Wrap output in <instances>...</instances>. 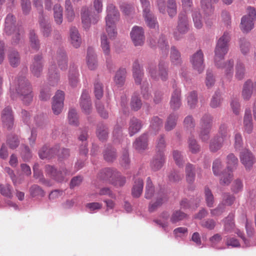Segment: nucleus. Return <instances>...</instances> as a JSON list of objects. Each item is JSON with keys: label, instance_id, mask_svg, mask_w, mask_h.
Wrapping results in <instances>:
<instances>
[{"label": "nucleus", "instance_id": "f257e3e1", "mask_svg": "<svg viewBox=\"0 0 256 256\" xmlns=\"http://www.w3.org/2000/svg\"><path fill=\"white\" fill-rule=\"evenodd\" d=\"M230 36L229 32H226L218 40L214 50V62L218 68L224 69V75L228 79L233 76L234 60H229L224 62V56L228 53Z\"/></svg>", "mask_w": 256, "mask_h": 256}, {"label": "nucleus", "instance_id": "f03ea898", "mask_svg": "<svg viewBox=\"0 0 256 256\" xmlns=\"http://www.w3.org/2000/svg\"><path fill=\"white\" fill-rule=\"evenodd\" d=\"M16 92L20 96L23 102L28 104L32 100V88L24 77H20L15 82Z\"/></svg>", "mask_w": 256, "mask_h": 256}, {"label": "nucleus", "instance_id": "7ed1b4c3", "mask_svg": "<svg viewBox=\"0 0 256 256\" xmlns=\"http://www.w3.org/2000/svg\"><path fill=\"white\" fill-rule=\"evenodd\" d=\"M168 64L163 60H160L158 63V70L156 64L153 62H150L146 67V72L152 78L156 80L160 78L162 80L165 81L168 76Z\"/></svg>", "mask_w": 256, "mask_h": 256}, {"label": "nucleus", "instance_id": "20e7f679", "mask_svg": "<svg viewBox=\"0 0 256 256\" xmlns=\"http://www.w3.org/2000/svg\"><path fill=\"white\" fill-rule=\"evenodd\" d=\"M238 159L234 154H228L226 158L228 172L224 170L220 178V184L222 185H228L233 178L232 171L236 168Z\"/></svg>", "mask_w": 256, "mask_h": 256}, {"label": "nucleus", "instance_id": "39448f33", "mask_svg": "<svg viewBox=\"0 0 256 256\" xmlns=\"http://www.w3.org/2000/svg\"><path fill=\"white\" fill-rule=\"evenodd\" d=\"M190 62L192 64V68L201 74L204 69V56L203 52L201 50H197L190 58Z\"/></svg>", "mask_w": 256, "mask_h": 256}, {"label": "nucleus", "instance_id": "423d86ee", "mask_svg": "<svg viewBox=\"0 0 256 256\" xmlns=\"http://www.w3.org/2000/svg\"><path fill=\"white\" fill-rule=\"evenodd\" d=\"M45 170L46 174L58 182L64 181L66 176L70 175V173L64 168L56 170L52 166L48 165L45 167Z\"/></svg>", "mask_w": 256, "mask_h": 256}, {"label": "nucleus", "instance_id": "0eeeda50", "mask_svg": "<svg viewBox=\"0 0 256 256\" xmlns=\"http://www.w3.org/2000/svg\"><path fill=\"white\" fill-rule=\"evenodd\" d=\"M172 88L173 90L171 94L170 105L172 110H176L182 106L181 90L176 82H173Z\"/></svg>", "mask_w": 256, "mask_h": 256}, {"label": "nucleus", "instance_id": "6e6552de", "mask_svg": "<svg viewBox=\"0 0 256 256\" xmlns=\"http://www.w3.org/2000/svg\"><path fill=\"white\" fill-rule=\"evenodd\" d=\"M130 38L136 46H142L145 40L144 32L141 26H134L130 32Z\"/></svg>", "mask_w": 256, "mask_h": 256}, {"label": "nucleus", "instance_id": "1a4fd4ad", "mask_svg": "<svg viewBox=\"0 0 256 256\" xmlns=\"http://www.w3.org/2000/svg\"><path fill=\"white\" fill-rule=\"evenodd\" d=\"M241 162L246 169H250L256 162V158L252 153L247 148L242 150L240 154Z\"/></svg>", "mask_w": 256, "mask_h": 256}, {"label": "nucleus", "instance_id": "9d476101", "mask_svg": "<svg viewBox=\"0 0 256 256\" xmlns=\"http://www.w3.org/2000/svg\"><path fill=\"white\" fill-rule=\"evenodd\" d=\"M64 94L62 90H58L53 98L52 109L55 114H60L63 108Z\"/></svg>", "mask_w": 256, "mask_h": 256}, {"label": "nucleus", "instance_id": "9b49d317", "mask_svg": "<svg viewBox=\"0 0 256 256\" xmlns=\"http://www.w3.org/2000/svg\"><path fill=\"white\" fill-rule=\"evenodd\" d=\"M252 94L256 96V82H252L248 80L244 84L242 96L244 100H248Z\"/></svg>", "mask_w": 256, "mask_h": 256}, {"label": "nucleus", "instance_id": "f8f14e48", "mask_svg": "<svg viewBox=\"0 0 256 256\" xmlns=\"http://www.w3.org/2000/svg\"><path fill=\"white\" fill-rule=\"evenodd\" d=\"M82 112L86 114H90L92 110V102L90 100L88 91L84 90L82 91L80 102Z\"/></svg>", "mask_w": 256, "mask_h": 256}, {"label": "nucleus", "instance_id": "ddd939ff", "mask_svg": "<svg viewBox=\"0 0 256 256\" xmlns=\"http://www.w3.org/2000/svg\"><path fill=\"white\" fill-rule=\"evenodd\" d=\"M68 58L64 49L60 48L56 52L54 56V62H57L62 70H65L68 67Z\"/></svg>", "mask_w": 256, "mask_h": 256}, {"label": "nucleus", "instance_id": "4468645a", "mask_svg": "<svg viewBox=\"0 0 256 256\" xmlns=\"http://www.w3.org/2000/svg\"><path fill=\"white\" fill-rule=\"evenodd\" d=\"M188 30V20L186 17H180L178 22L177 31L174 32V37L176 40L182 38V34H186Z\"/></svg>", "mask_w": 256, "mask_h": 256}, {"label": "nucleus", "instance_id": "2eb2a0df", "mask_svg": "<svg viewBox=\"0 0 256 256\" xmlns=\"http://www.w3.org/2000/svg\"><path fill=\"white\" fill-rule=\"evenodd\" d=\"M118 21V17H106V31L110 38L116 37L117 32L116 30V23Z\"/></svg>", "mask_w": 256, "mask_h": 256}, {"label": "nucleus", "instance_id": "dca6fc26", "mask_svg": "<svg viewBox=\"0 0 256 256\" xmlns=\"http://www.w3.org/2000/svg\"><path fill=\"white\" fill-rule=\"evenodd\" d=\"M43 62L41 55H36L34 57L33 63L30 67V70L33 75L36 77H39L42 72Z\"/></svg>", "mask_w": 256, "mask_h": 256}, {"label": "nucleus", "instance_id": "f3484780", "mask_svg": "<svg viewBox=\"0 0 256 256\" xmlns=\"http://www.w3.org/2000/svg\"><path fill=\"white\" fill-rule=\"evenodd\" d=\"M2 119L5 126L8 128H12L14 124V118L10 108L6 107L3 110L2 114Z\"/></svg>", "mask_w": 256, "mask_h": 256}, {"label": "nucleus", "instance_id": "a211bd4d", "mask_svg": "<svg viewBox=\"0 0 256 256\" xmlns=\"http://www.w3.org/2000/svg\"><path fill=\"white\" fill-rule=\"evenodd\" d=\"M60 79V74L58 72V70L55 64H52L48 69V80L50 84L56 85Z\"/></svg>", "mask_w": 256, "mask_h": 256}, {"label": "nucleus", "instance_id": "6ab92c4d", "mask_svg": "<svg viewBox=\"0 0 256 256\" xmlns=\"http://www.w3.org/2000/svg\"><path fill=\"white\" fill-rule=\"evenodd\" d=\"M78 72L77 67L74 64L70 66L68 70V83L70 86L75 88L78 83Z\"/></svg>", "mask_w": 256, "mask_h": 256}, {"label": "nucleus", "instance_id": "aec40b11", "mask_svg": "<svg viewBox=\"0 0 256 256\" xmlns=\"http://www.w3.org/2000/svg\"><path fill=\"white\" fill-rule=\"evenodd\" d=\"M70 40L74 48H78L80 47L82 44V38L78 30L75 27H72L70 28Z\"/></svg>", "mask_w": 256, "mask_h": 256}, {"label": "nucleus", "instance_id": "412c9836", "mask_svg": "<svg viewBox=\"0 0 256 256\" xmlns=\"http://www.w3.org/2000/svg\"><path fill=\"white\" fill-rule=\"evenodd\" d=\"M86 60L89 69L94 70L98 66L96 56L92 48L90 47L88 48Z\"/></svg>", "mask_w": 256, "mask_h": 256}, {"label": "nucleus", "instance_id": "4be33fe9", "mask_svg": "<svg viewBox=\"0 0 256 256\" xmlns=\"http://www.w3.org/2000/svg\"><path fill=\"white\" fill-rule=\"evenodd\" d=\"M58 146L48 148L46 146H43L39 151V156L42 159L50 158L57 154Z\"/></svg>", "mask_w": 256, "mask_h": 256}, {"label": "nucleus", "instance_id": "5701e85b", "mask_svg": "<svg viewBox=\"0 0 256 256\" xmlns=\"http://www.w3.org/2000/svg\"><path fill=\"white\" fill-rule=\"evenodd\" d=\"M132 74L136 84H140L144 76L143 70L138 60L134 62L132 64Z\"/></svg>", "mask_w": 256, "mask_h": 256}, {"label": "nucleus", "instance_id": "b1692460", "mask_svg": "<svg viewBox=\"0 0 256 256\" xmlns=\"http://www.w3.org/2000/svg\"><path fill=\"white\" fill-rule=\"evenodd\" d=\"M164 162L165 158L164 154L162 153H156L151 162L150 166L154 170L156 171L162 168Z\"/></svg>", "mask_w": 256, "mask_h": 256}, {"label": "nucleus", "instance_id": "393cba45", "mask_svg": "<svg viewBox=\"0 0 256 256\" xmlns=\"http://www.w3.org/2000/svg\"><path fill=\"white\" fill-rule=\"evenodd\" d=\"M241 30L244 33H248L254 27L252 17H242L240 26Z\"/></svg>", "mask_w": 256, "mask_h": 256}, {"label": "nucleus", "instance_id": "a878e982", "mask_svg": "<svg viewBox=\"0 0 256 256\" xmlns=\"http://www.w3.org/2000/svg\"><path fill=\"white\" fill-rule=\"evenodd\" d=\"M129 125L128 132L131 136L138 132L142 127L141 121L134 117L130 119Z\"/></svg>", "mask_w": 256, "mask_h": 256}, {"label": "nucleus", "instance_id": "bb28decb", "mask_svg": "<svg viewBox=\"0 0 256 256\" xmlns=\"http://www.w3.org/2000/svg\"><path fill=\"white\" fill-rule=\"evenodd\" d=\"M216 136L225 142L230 140V134L227 124L222 123L220 125L218 135Z\"/></svg>", "mask_w": 256, "mask_h": 256}, {"label": "nucleus", "instance_id": "cd10ccee", "mask_svg": "<svg viewBox=\"0 0 256 256\" xmlns=\"http://www.w3.org/2000/svg\"><path fill=\"white\" fill-rule=\"evenodd\" d=\"M148 142V136L144 134L136 139L133 144L135 149L138 151L143 150L146 148Z\"/></svg>", "mask_w": 256, "mask_h": 256}, {"label": "nucleus", "instance_id": "c85d7f7f", "mask_svg": "<svg viewBox=\"0 0 256 256\" xmlns=\"http://www.w3.org/2000/svg\"><path fill=\"white\" fill-rule=\"evenodd\" d=\"M168 214L167 212H164L162 214L158 219L154 220V222L160 228H162L165 232H168L170 230V229L168 228Z\"/></svg>", "mask_w": 256, "mask_h": 256}, {"label": "nucleus", "instance_id": "c756f323", "mask_svg": "<svg viewBox=\"0 0 256 256\" xmlns=\"http://www.w3.org/2000/svg\"><path fill=\"white\" fill-rule=\"evenodd\" d=\"M118 172L110 168H106L102 170L99 174L98 176L100 179L108 180L112 183V180L116 176Z\"/></svg>", "mask_w": 256, "mask_h": 256}, {"label": "nucleus", "instance_id": "7c9ffc66", "mask_svg": "<svg viewBox=\"0 0 256 256\" xmlns=\"http://www.w3.org/2000/svg\"><path fill=\"white\" fill-rule=\"evenodd\" d=\"M170 60L172 64L174 66H180L182 63L180 53L174 46L171 47Z\"/></svg>", "mask_w": 256, "mask_h": 256}, {"label": "nucleus", "instance_id": "2f4dec72", "mask_svg": "<svg viewBox=\"0 0 256 256\" xmlns=\"http://www.w3.org/2000/svg\"><path fill=\"white\" fill-rule=\"evenodd\" d=\"M244 130L248 134H250L253 130L252 118L250 110H246L244 118Z\"/></svg>", "mask_w": 256, "mask_h": 256}, {"label": "nucleus", "instance_id": "473e14b6", "mask_svg": "<svg viewBox=\"0 0 256 256\" xmlns=\"http://www.w3.org/2000/svg\"><path fill=\"white\" fill-rule=\"evenodd\" d=\"M100 46L104 56H106V62H108L110 60V42L108 41L107 36L105 34H104L101 36Z\"/></svg>", "mask_w": 256, "mask_h": 256}, {"label": "nucleus", "instance_id": "72a5a7b5", "mask_svg": "<svg viewBox=\"0 0 256 256\" xmlns=\"http://www.w3.org/2000/svg\"><path fill=\"white\" fill-rule=\"evenodd\" d=\"M225 142L220 140L216 136H214L210 140L209 144V149L211 152H216L220 150Z\"/></svg>", "mask_w": 256, "mask_h": 256}, {"label": "nucleus", "instance_id": "f704fd0d", "mask_svg": "<svg viewBox=\"0 0 256 256\" xmlns=\"http://www.w3.org/2000/svg\"><path fill=\"white\" fill-rule=\"evenodd\" d=\"M143 187V180L140 178L136 179L132 190V196L135 198H138L142 193Z\"/></svg>", "mask_w": 256, "mask_h": 256}, {"label": "nucleus", "instance_id": "c9c22d12", "mask_svg": "<svg viewBox=\"0 0 256 256\" xmlns=\"http://www.w3.org/2000/svg\"><path fill=\"white\" fill-rule=\"evenodd\" d=\"M126 70L125 68H120L116 73L114 78V81L118 86H122L124 85L126 77Z\"/></svg>", "mask_w": 256, "mask_h": 256}, {"label": "nucleus", "instance_id": "e433bc0d", "mask_svg": "<svg viewBox=\"0 0 256 256\" xmlns=\"http://www.w3.org/2000/svg\"><path fill=\"white\" fill-rule=\"evenodd\" d=\"M186 182L192 184L195 180V168L194 166L190 164H188L186 166Z\"/></svg>", "mask_w": 256, "mask_h": 256}, {"label": "nucleus", "instance_id": "4c0bfd02", "mask_svg": "<svg viewBox=\"0 0 256 256\" xmlns=\"http://www.w3.org/2000/svg\"><path fill=\"white\" fill-rule=\"evenodd\" d=\"M186 100L190 108H195L198 102L197 92L194 90L188 92L186 95Z\"/></svg>", "mask_w": 256, "mask_h": 256}, {"label": "nucleus", "instance_id": "58836bf2", "mask_svg": "<svg viewBox=\"0 0 256 256\" xmlns=\"http://www.w3.org/2000/svg\"><path fill=\"white\" fill-rule=\"evenodd\" d=\"M8 59L10 64L13 67H16L20 63V56L18 52L15 50H10L8 54Z\"/></svg>", "mask_w": 256, "mask_h": 256}, {"label": "nucleus", "instance_id": "ea45409f", "mask_svg": "<svg viewBox=\"0 0 256 256\" xmlns=\"http://www.w3.org/2000/svg\"><path fill=\"white\" fill-rule=\"evenodd\" d=\"M212 117L209 114H204L200 120V129H211Z\"/></svg>", "mask_w": 256, "mask_h": 256}, {"label": "nucleus", "instance_id": "a19ab883", "mask_svg": "<svg viewBox=\"0 0 256 256\" xmlns=\"http://www.w3.org/2000/svg\"><path fill=\"white\" fill-rule=\"evenodd\" d=\"M167 197L164 193H159L157 197L156 201L154 203H150L149 206V210L152 212L155 210L158 206H160L164 202L166 201Z\"/></svg>", "mask_w": 256, "mask_h": 256}, {"label": "nucleus", "instance_id": "79ce46f5", "mask_svg": "<svg viewBox=\"0 0 256 256\" xmlns=\"http://www.w3.org/2000/svg\"><path fill=\"white\" fill-rule=\"evenodd\" d=\"M239 47L241 52L244 55H246L250 50L251 45L248 40L242 38L239 40Z\"/></svg>", "mask_w": 256, "mask_h": 256}, {"label": "nucleus", "instance_id": "37998d69", "mask_svg": "<svg viewBox=\"0 0 256 256\" xmlns=\"http://www.w3.org/2000/svg\"><path fill=\"white\" fill-rule=\"evenodd\" d=\"M29 38L32 48L34 50H38L40 48V41L34 30H32L30 32Z\"/></svg>", "mask_w": 256, "mask_h": 256}, {"label": "nucleus", "instance_id": "c03bdc74", "mask_svg": "<svg viewBox=\"0 0 256 256\" xmlns=\"http://www.w3.org/2000/svg\"><path fill=\"white\" fill-rule=\"evenodd\" d=\"M24 35V30L22 27L15 28L14 32L12 43L13 44H16L20 42H22Z\"/></svg>", "mask_w": 256, "mask_h": 256}, {"label": "nucleus", "instance_id": "a18cd8bd", "mask_svg": "<svg viewBox=\"0 0 256 256\" xmlns=\"http://www.w3.org/2000/svg\"><path fill=\"white\" fill-rule=\"evenodd\" d=\"M177 118L178 116L174 114H171L169 116L165 125V128L166 130H171L175 127L176 124Z\"/></svg>", "mask_w": 256, "mask_h": 256}, {"label": "nucleus", "instance_id": "49530a36", "mask_svg": "<svg viewBox=\"0 0 256 256\" xmlns=\"http://www.w3.org/2000/svg\"><path fill=\"white\" fill-rule=\"evenodd\" d=\"M96 134L101 140H105L108 136V128L102 124H99L97 128Z\"/></svg>", "mask_w": 256, "mask_h": 256}, {"label": "nucleus", "instance_id": "de8ad7c7", "mask_svg": "<svg viewBox=\"0 0 256 256\" xmlns=\"http://www.w3.org/2000/svg\"><path fill=\"white\" fill-rule=\"evenodd\" d=\"M245 74V67L241 62H238L236 66L235 77L238 80L244 78Z\"/></svg>", "mask_w": 256, "mask_h": 256}, {"label": "nucleus", "instance_id": "09e8293b", "mask_svg": "<svg viewBox=\"0 0 256 256\" xmlns=\"http://www.w3.org/2000/svg\"><path fill=\"white\" fill-rule=\"evenodd\" d=\"M142 106V102L136 94H134L131 99L130 106L132 110L134 111H138L140 110Z\"/></svg>", "mask_w": 256, "mask_h": 256}, {"label": "nucleus", "instance_id": "8fccbe9b", "mask_svg": "<svg viewBox=\"0 0 256 256\" xmlns=\"http://www.w3.org/2000/svg\"><path fill=\"white\" fill-rule=\"evenodd\" d=\"M86 210L90 213L96 212L102 208V204L100 202H89L86 204Z\"/></svg>", "mask_w": 256, "mask_h": 256}, {"label": "nucleus", "instance_id": "3c124183", "mask_svg": "<svg viewBox=\"0 0 256 256\" xmlns=\"http://www.w3.org/2000/svg\"><path fill=\"white\" fill-rule=\"evenodd\" d=\"M68 122L70 124L77 126L78 124V120L77 112L76 110H70L68 114Z\"/></svg>", "mask_w": 256, "mask_h": 256}, {"label": "nucleus", "instance_id": "603ef678", "mask_svg": "<svg viewBox=\"0 0 256 256\" xmlns=\"http://www.w3.org/2000/svg\"><path fill=\"white\" fill-rule=\"evenodd\" d=\"M154 194V188L152 181L150 177L147 178L146 184V187L145 198L146 199H150L152 198Z\"/></svg>", "mask_w": 256, "mask_h": 256}, {"label": "nucleus", "instance_id": "864d4df0", "mask_svg": "<svg viewBox=\"0 0 256 256\" xmlns=\"http://www.w3.org/2000/svg\"><path fill=\"white\" fill-rule=\"evenodd\" d=\"M104 157L106 161L112 162L116 158L115 150L112 148H108L104 152Z\"/></svg>", "mask_w": 256, "mask_h": 256}, {"label": "nucleus", "instance_id": "5fc2aeb1", "mask_svg": "<svg viewBox=\"0 0 256 256\" xmlns=\"http://www.w3.org/2000/svg\"><path fill=\"white\" fill-rule=\"evenodd\" d=\"M186 216V215L185 213L180 210H176L172 213L170 220L172 223L176 224L184 220Z\"/></svg>", "mask_w": 256, "mask_h": 256}, {"label": "nucleus", "instance_id": "6e6d98bb", "mask_svg": "<svg viewBox=\"0 0 256 256\" xmlns=\"http://www.w3.org/2000/svg\"><path fill=\"white\" fill-rule=\"evenodd\" d=\"M204 198L206 205L208 207H212L214 202V197L212 191L208 187L204 188Z\"/></svg>", "mask_w": 256, "mask_h": 256}, {"label": "nucleus", "instance_id": "4d7b16f0", "mask_svg": "<svg viewBox=\"0 0 256 256\" xmlns=\"http://www.w3.org/2000/svg\"><path fill=\"white\" fill-rule=\"evenodd\" d=\"M234 148L236 150H240L243 146V140L241 134L236 132L234 133Z\"/></svg>", "mask_w": 256, "mask_h": 256}, {"label": "nucleus", "instance_id": "13d9d810", "mask_svg": "<svg viewBox=\"0 0 256 256\" xmlns=\"http://www.w3.org/2000/svg\"><path fill=\"white\" fill-rule=\"evenodd\" d=\"M188 144L189 150L193 154H196L200 152V146L198 144L196 139L192 137H190L188 140Z\"/></svg>", "mask_w": 256, "mask_h": 256}, {"label": "nucleus", "instance_id": "bf43d9fd", "mask_svg": "<svg viewBox=\"0 0 256 256\" xmlns=\"http://www.w3.org/2000/svg\"><path fill=\"white\" fill-rule=\"evenodd\" d=\"M222 101L220 94L219 92H216L212 98L210 106L212 108H218L220 106Z\"/></svg>", "mask_w": 256, "mask_h": 256}, {"label": "nucleus", "instance_id": "052dcab7", "mask_svg": "<svg viewBox=\"0 0 256 256\" xmlns=\"http://www.w3.org/2000/svg\"><path fill=\"white\" fill-rule=\"evenodd\" d=\"M120 9L122 12L123 14L125 15H130L134 14V7L127 3H122L120 6Z\"/></svg>", "mask_w": 256, "mask_h": 256}, {"label": "nucleus", "instance_id": "680f3d73", "mask_svg": "<svg viewBox=\"0 0 256 256\" xmlns=\"http://www.w3.org/2000/svg\"><path fill=\"white\" fill-rule=\"evenodd\" d=\"M166 146V144L164 138L163 136H160V137L158 138V139L156 141V153L164 154Z\"/></svg>", "mask_w": 256, "mask_h": 256}, {"label": "nucleus", "instance_id": "e2e57ef3", "mask_svg": "<svg viewBox=\"0 0 256 256\" xmlns=\"http://www.w3.org/2000/svg\"><path fill=\"white\" fill-rule=\"evenodd\" d=\"M40 26L43 36L45 37L48 36L52 31L51 26L50 24L44 21L42 18L40 21Z\"/></svg>", "mask_w": 256, "mask_h": 256}, {"label": "nucleus", "instance_id": "0e129e2a", "mask_svg": "<svg viewBox=\"0 0 256 256\" xmlns=\"http://www.w3.org/2000/svg\"><path fill=\"white\" fill-rule=\"evenodd\" d=\"M201 8L206 14H210L213 11V8L209 0H201Z\"/></svg>", "mask_w": 256, "mask_h": 256}, {"label": "nucleus", "instance_id": "69168bd1", "mask_svg": "<svg viewBox=\"0 0 256 256\" xmlns=\"http://www.w3.org/2000/svg\"><path fill=\"white\" fill-rule=\"evenodd\" d=\"M162 120L158 116H154L151 120L150 126L154 130L157 132L162 126Z\"/></svg>", "mask_w": 256, "mask_h": 256}, {"label": "nucleus", "instance_id": "338daca9", "mask_svg": "<svg viewBox=\"0 0 256 256\" xmlns=\"http://www.w3.org/2000/svg\"><path fill=\"white\" fill-rule=\"evenodd\" d=\"M167 11L170 16L176 14V5L175 0H168L167 2Z\"/></svg>", "mask_w": 256, "mask_h": 256}, {"label": "nucleus", "instance_id": "774afa93", "mask_svg": "<svg viewBox=\"0 0 256 256\" xmlns=\"http://www.w3.org/2000/svg\"><path fill=\"white\" fill-rule=\"evenodd\" d=\"M126 178L120 175L118 172V174L112 180V184L116 186H122L126 183Z\"/></svg>", "mask_w": 256, "mask_h": 256}]
</instances>
